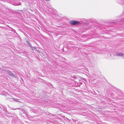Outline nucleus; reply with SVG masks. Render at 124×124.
I'll use <instances>...</instances> for the list:
<instances>
[{"mask_svg":"<svg viewBox=\"0 0 124 124\" xmlns=\"http://www.w3.org/2000/svg\"><path fill=\"white\" fill-rule=\"evenodd\" d=\"M117 55L118 56H122L124 54L123 53H118Z\"/></svg>","mask_w":124,"mask_h":124,"instance_id":"7ed1b4c3","label":"nucleus"},{"mask_svg":"<svg viewBox=\"0 0 124 124\" xmlns=\"http://www.w3.org/2000/svg\"><path fill=\"white\" fill-rule=\"evenodd\" d=\"M7 73L8 74V75L11 76L13 77H15V75L9 70H8L6 71Z\"/></svg>","mask_w":124,"mask_h":124,"instance_id":"f03ea898","label":"nucleus"},{"mask_svg":"<svg viewBox=\"0 0 124 124\" xmlns=\"http://www.w3.org/2000/svg\"><path fill=\"white\" fill-rule=\"evenodd\" d=\"M69 23L71 25H73L78 24L79 23V22L73 20L70 21L69 22Z\"/></svg>","mask_w":124,"mask_h":124,"instance_id":"f257e3e1","label":"nucleus"},{"mask_svg":"<svg viewBox=\"0 0 124 124\" xmlns=\"http://www.w3.org/2000/svg\"><path fill=\"white\" fill-rule=\"evenodd\" d=\"M12 99H13L14 101H15L16 102H19V101L17 99H15V98H12Z\"/></svg>","mask_w":124,"mask_h":124,"instance_id":"39448f33","label":"nucleus"},{"mask_svg":"<svg viewBox=\"0 0 124 124\" xmlns=\"http://www.w3.org/2000/svg\"><path fill=\"white\" fill-rule=\"evenodd\" d=\"M36 50V48H35L32 47L31 46V50Z\"/></svg>","mask_w":124,"mask_h":124,"instance_id":"423d86ee","label":"nucleus"},{"mask_svg":"<svg viewBox=\"0 0 124 124\" xmlns=\"http://www.w3.org/2000/svg\"><path fill=\"white\" fill-rule=\"evenodd\" d=\"M12 31L14 32V33H15V32H16V31L15 30L13 29H12Z\"/></svg>","mask_w":124,"mask_h":124,"instance_id":"0eeeda50","label":"nucleus"},{"mask_svg":"<svg viewBox=\"0 0 124 124\" xmlns=\"http://www.w3.org/2000/svg\"><path fill=\"white\" fill-rule=\"evenodd\" d=\"M26 42V43H27V44H28V46H31L30 44V43L29 41H27Z\"/></svg>","mask_w":124,"mask_h":124,"instance_id":"20e7f679","label":"nucleus"}]
</instances>
